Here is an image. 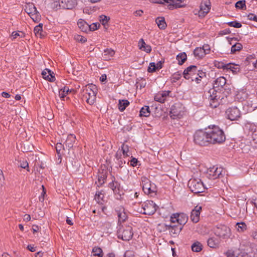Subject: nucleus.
<instances>
[{
	"label": "nucleus",
	"mask_w": 257,
	"mask_h": 257,
	"mask_svg": "<svg viewBox=\"0 0 257 257\" xmlns=\"http://www.w3.org/2000/svg\"><path fill=\"white\" fill-rule=\"evenodd\" d=\"M97 89L96 85L89 84L83 87L81 90L82 98L88 104L92 105L96 100Z\"/></svg>",
	"instance_id": "nucleus-1"
},
{
	"label": "nucleus",
	"mask_w": 257,
	"mask_h": 257,
	"mask_svg": "<svg viewBox=\"0 0 257 257\" xmlns=\"http://www.w3.org/2000/svg\"><path fill=\"white\" fill-rule=\"evenodd\" d=\"M207 133L210 144H221L225 140L224 132L218 126H214L211 129H209Z\"/></svg>",
	"instance_id": "nucleus-2"
},
{
	"label": "nucleus",
	"mask_w": 257,
	"mask_h": 257,
	"mask_svg": "<svg viewBox=\"0 0 257 257\" xmlns=\"http://www.w3.org/2000/svg\"><path fill=\"white\" fill-rule=\"evenodd\" d=\"M188 185L190 190L194 193L204 192L205 188L200 179L192 178L188 181Z\"/></svg>",
	"instance_id": "nucleus-3"
},
{
	"label": "nucleus",
	"mask_w": 257,
	"mask_h": 257,
	"mask_svg": "<svg viewBox=\"0 0 257 257\" xmlns=\"http://www.w3.org/2000/svg\"><path fill=\"white\" fill-rule=\"evenodd\" d=\"M194 141L199 146H207L210 144L207 132L197 131L194 135Z\"/></svg>",
	"instance_id": "nucleus-4"
},
{
	"label": "nucleus",
	"mask_w": 257,
	"mask_h": 257,
	"mask_svg": "<svg viewBox=\"0 0 257 257\" xmlns=\"http://www.w3.org/2000/svg\"><path fill=\"white\" fill-rule=\"evenodd\" d=\"M132 227L130 226H122L117 231V236L123 240H130L133 237Z\"/></svg>",
	"instance_id": "nucleus-5"
},
{
	"label": "nucleus",
	"mask_w": 257,
	"mask_h": 257,
	"mask_svg": "<svg viewBox=\"0 0 257 257\" xmlns=\"http://www.w3.org/2000/svg\"><path fill=\"white\" fill-rule=\"evenodd\" d=\"M185 107L181 103L178 102L175 103L172 106L170 110L171 117L173 119L176 118H180L184 114Z\"/></svg>",
	"instance_id": "nucleus-6"
},
{
	"label": "nucleus",
	"mask_w": 257,
	"mask_h": 257,
	"mask_svg": "<svg viewBox=\"0 0 257 257\" xmlns=\"http://www.w3.org/2000/svg\"><path fill=\"white\" fill-rule=\"evenodd\" d=\"M157 208V206L153 201L148 200L142 204L143 211L141 210L140 212L146 215H153L156 212Z\"/></svg>",
	"instance_id": "nucleus-7"
},
{
	"label": "nucleus",
	"mask_w": 257,
	"mask_h": 257,
	"mask_svg": "<svg viewBox=\"0 0 257 257\" xmlns=\"http://www.w3.org/2000/svg\"><path fill=\"white\" fill-rule=\"evenodd\" d=\"M108 187L113 191L115 198L117 199H120L121 195L123 194V190L120 183L115 181L114 177L113 180L109 183Z\"/></svg>",
	"instance_id": "nucleus-8"
},
{
	"label": "nucleus",
	"mask_w": 257,
	"mask_h": 257,
	"mask_svg": "<svg viewBox=\"0 0 257 257\" xmlns=\"http://www.w3.org/2000/svg\"><path fill=\"white\" fill-rule=\"evenodd\" d=\"M181 225H177L176 223H172L170 221V224H164V230H169L170 234L173 237H176L180 233L182 229Z\"/></svg>",
	"instance_id": "nucleus-9"
},
{
	"label": "nucleus",
	"mask_w": 257,
	"mask_h": 257,
	"mask_svg": "<svg viewBox=\"0 0 257 257\" xmlns=\"http://www.w3.org/2000/svg\"><path fill=\"white\" fill-rule=\"evenodd\" d=\"M214 233L217 236L223 239L228 238L231 235L230 228L225 225L217 227L214 230Z\"/></svg>",
	"instance_id": "nucleus-10"
},
{
	"label": "nucleus",
	"mask_w": 257,
	"mask_h": 257,
	"mask_svg": "<svg viewBox=\"0 0 257 257\" xmlns=\"http://www.w3.org/2000/svg\"><path fill=\"white\" fill-rule=\"evenodd\" d=\"M185 0H151V2L153 3L157 4H163L164 2L169 4V9H173V8H181L184 6L182 4Z\"/></svg>",
	"instance_id": "nucleus-11"
},
{
	"label": "nucleus",
	"mask_w": 257,
	"mask_h": 257,
	"mask_svg": "<svg viewBox=\"0 0 257 257\" xmlns=\"http://www.w3.org/2000/svg\"><path fill=\"white\" fill-rule=\"evenodd\" d=\"M198 72L197 66L191 65L185 69L183 72L184 77L187 80H190L191 81H195V75Z\"/></svg>",
	"instance_id": "nucleus-12"
},
{
	"label": "nucleus",
	"mask_w": 257,
	"mask_h": 257,
	"mask_svg": "<svg viewBox=\"0 0 257 257\" xmlns=\"http://www.w3.org/2000/svg\"><path fill=\"white\" fill-rule=\"evenodd\" d=\"M226 117L230 120H237L240 117L241 113L236 106L228 108L225 111Z\"/></svg>",
	"instance_id": "nucleus-13"
},
{
	"label": "nucleus",
	"mask_w": 257,
	"mask_h": 257,
	"mask_svg": "<svg viewBox=\"0 0 257 257\" xmlns=\"http://www.w3.org/2000/svg\"><path fill=\"white\" fill-rule=\"evenodd\" d=\"M187 217L184 214L174 213L170 218L172 223H176L177 225H181L182 227L187 222Z\"/></svg>",
	"instance_id": "nucleus-14"
},
{
	"label": "nucleus",
	"mask_w": 257,
	"mask_h": 257,
	"mask_svg": "<svg viewBox=\"0 0 257 257\" xmlns=\"http://www.w3.org/2000/svg\"><path fill=\"white\" fill-rule=\"evenodd\" d=\"M208 98L210 101V106L212 108H216L219 104L217 95V91L214 88L210 89L208 92Z\"/></svg>",
	"instance_id": "nucleus-15"
},
{
	"label": "nucleus",
	"mask_w": 257,
	"mask_h": 257,
	"mask_svg": "<svg viewBox=\"0 0 257 257\" xmlns=\"http://www.w3.org/2000/svg\"><path fill=\"white\" fill-rule=\"evenodd\" d=\"M211 8V3L209 0H202L200 6V10L199 11V17H204L208 12Z\"/></svg>",
	"instance_id": "nucleus-16"
},
{
	"label": "nucleus",
	"mask_w": 257,
	"mask_h": 257,
	"mask_svg": "<svg viewBox=\"0 0 257 257\" xmlns=\"http://www.w3.org/2000/svg\"><path fill=\"white\" fill-rule=\"evenodd\" d=\"M222 169L221 168H217L215 166L210 168L208 170L207 174L210 179H215L222 176Z\"/></svg>",
	"instance_id": "nucleus-17"
},
{
	"label": "nucleus",
	"mask_w": 257,
	"mask_h": 257,
	"mask_svg": "<svg viewBox=\"0 0 257 257\" xmlns=\"http://www.w3.org/2000/svg\"><path fill=\"white\" fill-rule=\"evenodd\" d=\"M59 6L64 9L72 10L77 5L76 0H59Z\"/></svg>",
	"instance_id": "nucleus-18"
},
{
	"label": "nucleus",
	"mask_w": 257,
	"mask_h": 257,
	"mask_svg": "<svg viewBox=\"0 0 257 257\" xmlns=\"http://www.w3.org/2000/svg\"><path fill=\"white\" fill-rule=\"evenodd\" d=\"M202 210V207L196 206L193 210H192L190 218L191 220L195 223H197L199 221L200 219V211Z\"/></svg>",
	"instance_id": "nucleus-19"
},
{
	"label": "nucleus",
	"mask_w": 257,
	"mask_h": 257,
	"mask_svg": "<svg viewBox=\"0 0 257 257\" xmlns=\"http://www.w3.org/2000/svg\"><path fill=\"white\" fill-rule=\"evenodd\" d=\"M245 126L251 132V136L254 141L257 143V126L254 124L247 123Z\"/></svg>",
	"instance_id": "nucleus-20"
},
{
	"label": "nucleus",
	"mask_w": 257,
	"mask_h": 257,
	"mask_svg": "<svg viewBox=\"0 0 257 257\" xmlns=\"http://www.w3.org/2000/svg\"><path fill=\"white\" fill-rule=\"evenodd\" d=\"M43 78L48 80L50 82H53L55 80V76L53 75V73L48 69H45L42 72Z\"/></svg>",
	"instance_id": "nucleus-21"
},
{
	"label": "nucleus",
	"mask_w": 257,
	"mask_h": 257,
	"mask_svg": "<svg viewBox=\"0 0 257 257\" xmlns=\"http://www.w3.org/2000/svg\"><path fill=\"white\" fill-rule=\"evenodd\" d=\"M77 25L79 29L84 32H87L89 31V25L84 20L79 19L78 21Z\"/></svg>",
	"instance_id": "nucleus-22"
},
{
	"label": "nucleus",
	"mask_w": 257,
	"mask_h": 257,
	"mask_svg": "<svg viewBox=\"0 0 257 257\" xmlns=\"http://www.w3.org/2000/svg\"><path fill=\"white\" fill-rule=\"evenodd\" d=\"M115 52L112 49H106L104 50L102 54V58L104 60H109L113 56Z\"/></svg>",
	"instance_id": "nucleus-23"
},
{
	"label": "nucleus",
	"mask_w": 257,
	"mask_h": 257,
	"mask_svg": "<svg viewBox=\"0 0 257 257\" xmlns=\"http://www.w3.org/2000/svg\"><path fill=\"white\" fill-rule=\"evenodd\" d=\"M75 141V137L73 135H70L68 136L65 142L64 143L65 147L69 150L73 146V144Z\"/></svg>",
	"instance_id": "nucleus-24"
},
{
	"label": "nucleus",
	"mask_w": 257,
	"mask_h": 257,
	"mask_svg": "<svg viewBox=\"0 0 257 257\" xmlns=\"http://www.w3.org/2000/svg\"><path fill=\"white\" fill-rule=\"evenodd\" d=\"M138 46L140 49L147 53H150L152 50L151 47L149 45H147L143 39H141L139 41Z\"/></svg>",
	"instance_id": "nucleus-25"
},
{
	"label": "nucleus",
	"mask_w": 257,
	"mask_h": 257,
	"mask_svg": "<svg viewBox=\"0 0 257 257\" xmlns=\"http://www.w3.org/2000/svg\"><path fill=\"white\" fill-rule=\"evenodd\" d=\"M156 22L160 29L164 30L167 27V24L164 17H158L156 20Z\"/></svg>",
	"instance_id": "nucleus-26"
},
{
	"label": "nucleus",
	"mask_w": 257,
	"mask_h": 257,
	"mask_svg": "<svg viewBox=\"0 0 257 257\" xmlns=\"http://www.w3.org/2000/svg\"><path fill=\"white\" fill-rule=\"evenodd\" d=\"M219 243V239L214 237H210L207 240L208 245L211 248L216 247L218 246Z\"/></svg>",
	"instance_id": "nucleus-27"
},
{
	"label": "nucleus",
	"mask_w": 257,
	"mask_h": 257,
	"mask_svg": "<svg viewBox=\"0 0 257 257\" xmlns=\"http://www.w3.org/2000/svg\"><path fill=\"white\" fill-rule=\"evenodd\" d=\"M226 83V79L223 77L217 78L214 82V87H222Z\"/></svg>",
	"instance_id": "nucleus-28"
},
{
	"label": "nucleus",
	"mask_w": 257,
	"mask_h": 257,
	"mask_svg": "<svg viewBox=\"0 0 257 257\" xmlns=\"http://www.w3.org/2000/svg\"><path fill=\"white\" fill-rule=\"evenodd\" d=\"M107 175L106 171L104 173L103 171L102 173H99L98 175V182H96V183H97V186H101L104 184Z\"/></svg>",
	"instance_id": "nucleus-29"
},
{
	"label": "nucleus",
	"mask_w": 257,
	"mask_h": 257,
	"mask_svg": "<svg viewBox=\"0 0 257 257\" xmlns=\"http://www.w3.org/2000/svg\"><path fill=\"white\" fill-rule=\"evenodd\" d=\"M194 54L196 58L201 59L206 55L201 47H197L194 50Z\"/></svg>",
	"instance_id": "nucleus-30"
},
{
	"label": "nucleus",
	"mask_w": 257,
	"mask_h": 257,
	"mask_svg": "<svg viewBox=\"0 0 257 257\" xmlns=\"http://www.w3.org/2000/svg\"><path fill=\"white\" fill-rule=\"evenodd\" d=\"M143 190L145 193H149V189L152 185L150 181L147 178L142 180Z\"/></svg>",
	"instance_id": "nucleus-31"
},
{
	"label": "nucleus",
	"mask_w": 257,
	"mask_h": 257,
	"mask_svg": "<svg viewBox=\"0 0 257 257\" xmlns=\"http://www.w3.org/2000/svg\"><path fill=\"white\" fill-rule=\"evenodd\" d=\"M236 96L237 99L243 101L247 98L248 94L244 90H241L237 92Z\"/></svg>",
	"instance_id": "nucleus-32"
},
{
	"label": "nucleus",
	"mask_w": 257,
	"mask_h": 257,
	"mask_svg": "<svg viewBox=\"0 0 257 257\" xmlns=\"http://www.w3.org/2000/svg\"><path fill=\"white\" fill-rule=\"evenodd\" d=\"M34 32L37 37L42 38L43 37L42 34V24H40L39 25L34 28Z\"/></svg>",
	"instance_id": "nucleus-33"
},
{
	"label": "nucleus",
	"mask_w": 257,
	"mask_h": 257,
	"mask_svg": "<svg viewBox=\"0 0 257 257\" xmlns=\"http://www.w3.org/2000/svg\"><path fill=\"white\" fill-rule=\"evenodd\" d=\"M196 75L198 77H196L195 78V81L197 83H199L201 81V79L206 77V72L203 71L202 70H200L198 69V72Z\"/></svg>",
	"instance_id": "nucleus-34"
},
{
	"label": "nucleus",
	"mask_w": 257,
	"mask_h": 257,
	"mask_svg": "<svg viewBox=\"0 0 257 257\" xmlns=\"http://www.w3.org/2000/svg\"><path fill=\"white\" fill-rule=\"evenodd\" d=\"M117 216L118 218V222H123L127 218V215L126 213L124 211V209H122V210H120L117 211Z\"/></svg>",
	"instance_id": "nucleus-35"
},
{
	"label": "nucleus",
	"mask_w": 257,
	"mask_h": 257,
	"mask_svg": "<svg viewBox=\"0 0 257 257\" xmlns=\"http://www.w3.org/2000/svg\"><path fill=\"white\" fill-rule=\"evenodd\" d=\"M235 228L237 231L242 232L244 231L246 228V225L244 222H237L235 225Z\"/></svg>",
	"instance_id": "nucleus-36"
},
{
	"label": "nucleus",
	"mask_w": 257,
	"mask_h": 257,
	"mask_svg": "<svg viewBox=\"0 0 257 257\" xmlns=\"http://www.w3.org/2000/svg\"><path fill=\"white\" fill-rule=\"evenodd\" d=\"M130 104V102L127 100H119V103L118 104V109L120 111H123L126 106H127Z\"/></svg>",
	"instance_id": "nucleus-37"
},
{
	"label": "nucleus",
	"mask_w": 257,
	"mask_h": 257,
	"mask_svg": "<svg viewBox=\"0 0 257 257\" xmlns=\"http://www.w3.org/2000/svg\"><path fill=\"white\" fill-rule=\"evenodd\" d=\"M150 115V108L148 106H145L142 107L140 112L141 116L148 117Z\"/></svg>",
	"instance_id": "nucleus-38"
},
{
	"label": "nucleus",
	"mask_w": 257,
	"mask_h": 257,
	"mask_svg": "<svg viewBox=\"0 0 257 257\" xmlns=\"http://www.w3.org/2000/svg\"><path fill=\"white\" fill-rule=\"evenodd\" d=\"M193 251L199 252L202 249V245L199 241H196L191 246Z\"/></svg>",
	"instance_id": "nucleus-39"
},
{
	"label": "nucleus",
	"mask_w": 257,
	"mask_h": 257,
	"mask_svg": "<svg viewBox=\"0 0 257 257\" xmlns=\"http://www.w3.org/2000/svg\"><path fill=\"white\" fill-rule=\"evenodd\" d=\"M242 48V45L240 43H236L231 48V53L234 54L236 52L240 51Z\"/></svg>",
	"instance_id": "nucleus-40"
},
{
	"label": "nucleus",
	"mask_w": 257,
	"mask_h": 257,
	"mask_svg": "<svg viewBox=\"0 0 257 257\" xmlns=\"http://www.w3.org/2000/svg\"><path fill=\"white\" fill-rule=\"evenodd\" d=\"M70 91L71 90H70L68 87H64V88L59 90V96L60 98L63 99L66 96L68 92Z\"/></svg>",
	"instance_id": "nucleus-41"
},
{
	"label": "nucleus",
	"mask_w": 257,
	"mask_h": 257,
	"mask_svg": "<svg viewBox=\"0 0 257 257\" xmlns=\"http://www.w3.org/2000/svg\"><path fill=\"white\" fill-rule=\"evenodd\" d=\"M177 59L178 61V64L182 65L187 59V55L185 53H181L177 56Z\"/></svg>",
	"instance_id": "nucleus-42"
},
{
	"label": "nucleus",
	"mask_w": 257,
	"mask_h": 257,
	"mask_svg": "<svg viewBox=\"0 0 257 257\" xmlns=\"http://www.w3.org/2000/svg\"><path fill=\"white\" fill-rule=\"evenodd\" d=\"M93 255L96 257H102L103 253L101 248L94 247L92 249Z\"/></svg>",
	"instance_id": "nucleus-43"
},
{
	"label": "nucleus",
	"mask_w": 257,
	"mask_h": 257,
	"mask_svg": "<svg viewBox=\"0 0 257 257\" xmlns=\"http://www.w3.org/2000/svg\"><path fill=\"white\" fill-rule=\"evenodd\" d=\"M104 195L101 192H98L96 193L95 196V200L99 204H103L104 202L103 198Z\"/></svg>",
	"instance_id": "nucleus-44"
},
{
	"label": "nucleus",
	"mask_w": 257,
	"mask_h": 257,
	"mask_svg": "<svg viewBox=\"0 0 257 257\" xmlns=\"http://www.w3.org/2000/svg\"><path fill=\"white\" fill-rule=\"evenodd\" d=\"M110 18L109 17H107L105 15H102L99 16V20L101 23V24L105 26L108 23V22L109 21Z\"/></svg>",
	"instance_id": "nucleus-45"
},
{
	"label": "nucleus",
	"mask_w": 257,
	"mask_h": 257,
	"mask_svg": "<svg viewBox=\"0 0 257 257\" xmlns=\"http://www.w3.org/2000/svg\"><path fill=\"white\" fill-rule=\"evenodd\" d=\"M245 1L241 0L237 2L235 4V7L240 9H245Z\"/></svg>",
	"instance_id": "nucleus-46"
},
{
	"label": "nucleus",
	"mask_w": 257,
	"mask_h": 257,
	"mask_svg": "<svg viewBox=\"0 0 257 257\" xmlns=\"http://www.w3.org/2000/svg\"><path fill=\"white\" fill-rule=\"evenodd\" d=\"M25 11L30 17L33 14V13H35L37 11L36 8L34 6H30L29 8L27 7Z\"/></svg>",
	"instance_id": "nucleus-47"
},
{
	"label": "nucleus",
	"mask_w": 257,
	"mask_h": 257,
	"mask_svg": "<svg viewBox=\"0 0 257 257\" xmlns=\"http://www.w3.org/2000/svg\"><path fill=\"white\" fill-rule=\"evenodd\" d=\"M30 17L33 21L35 22H39L41 19V16L37 11L35 13H33V14L31 15Z\"/></svg>",
	"instance_id": "nucleus-48"
},
{
	"label": "nucleus",
	"mask_w": 257,
	"mask_h": 257,
	"mask_svg": "<svg viewBox=\"0 0 257 257\" xmlns=\"http://www.w3.org/2000/svg\"><path fill=\"white\" fill-rule=\"evenodd\" d=\"M121 151L123 155L124 156H128V152L129 151V147L124 144H123L121 146Z\"/></svg>",
	"instance_id": "nucleus-49"
},
{
	"label": "nucleus",
	"mask_w": 257,
	"mask_h": 257,
	"mask_svg": "<svg viewBox=\"0 0 257 257\" xmlns=\"http://www.w3.org/2000/svg\"><path fill=\"white\" fill-rule=\"evenodd\" d=\"M74 39L76 41L82 43L86 42L87 41V39L85 37L79 35H75Z\"/></svg>",
	"instance_id": "nucleus-50"
},
{
	"label": "nucleus",
	"mask_w": 257,
	"mask_h": 257,
	"mask_svg": "<svg viewBox=\"0 0 257 257\" xmlns=\"http://www.w3.org/2000/svg\"><path fill=\"white\" fill-rule=\"evenodd\" d=\"M154 99L156 101L161 103H163L165 101V99L164 98L163 94H160L159 93H157L155 96Z\"/></svg>",
	"instance_id": "nucleus-51"
},
{
	"label": "nucleus",
	"mask_w": 257,
	"mask_h": 257,
	"mask_svg": "<svg viewBox=\"0 0 257 257\" xmlns=\"http://www.w3.org/2000/svg\"><path fill=\"white\" fill-rule=\"evenodd\" d=\"M156 70H157V69L156 66V64L154 62L150 63L148 68V71L150 73H152L156 71Z\"/></svg>",
	"instance_id": "nucleus-52"
},
{
	"label": "nucleus",
	"mask_w": 257,
	"mask_h": 257,
	"mask_svg": "<svg viewBox=\"0 0 257 257\" xmlns=\"http://www.w3.org/2000/svg\"><path fill=\"white\" fill-rule=\"evenodd\" d=\"M227 24L230 26L236 28H239L241 27V24L236 21L230 22L227 23Z\"/></svg>",
	"instance_id": "nucleus-53"
},
{
	"label": "nucleus",
	"mask_w": 257,
	"mask_h": 257,
	"mask_svg": "<svg viewBox=\"0 0 257 257\" xmlns=\"http://www.w3.org/2000/svg\"><path fill=\"white\" fill-rule=\"evenodd\" d=\"M235 65H234L233 64H231V63H228V64H225V69L230 70L233 72H236V68H235Z\"/></svg>",
	"instance_id": "nucleus-54"
},
{
	"label": "nucleus",
	"mask_w": 257,
	"mask_h": 257,
	"mask_svg": "<svg viewBox=\"0 0 257 257\" xmlns=\"http://www.w3.org/2000/svg\"><path fill=\"white\" fill-rule=\"evenodd\" d=\"M181 74L179 72L175 73L172 77V81L173 82H176L181 78Z\"/></svg>",
	"instance_id": "nucleus-55"
},
{
	"label": "nucleus",
	"mask_w": 257,
	"mask_h": 257,
	"mask_svg": "<svg viewBox=\"0 0 257 257\" xmlns=\"http://www.w3.org/2000/svg\"><path fill=\"white\" fill-rule=\"evenodd\" d=\"M62 148H63V149H65L66 147H65V146L64 144L63 145H62L61 143H57L56 144V150L57 153V154L58 155L60 154V151H61V149Z\"/></svg>",
	"instance_id": "nucleus-56"
},
{
	"label": "nucleus",
	"mask_w": 257,
	"mask_h": 257,
	"mask_svg": "<svg viewBox=\"0 0 257 257\" xmlns=\"http://www.w3.org/2000/svg\"><path fill=\"white\" fill-rule=\"evenodd\" d=\"M24 36V34L22 32H13L12 34L13 39H16L18 36L23 37Z\"/></svg>",
	"instance_id": "nucleus-57"
},
{
	"label": "nucleus",
	"mask_w": 257,
	"mask_h": 257,
	"mask_svg": "<svg viewBox=\"0 0 257 257\" xmlns=\"http://www.w3.org/2000/svg\"><path fill=\"white\" fill-rule=\"evenodd\" d=\"M42 192L41 193V196L39 197V200L41 202H43L44 200V196L46 194V190L45 189V187L43 185L42 186Z\"/></svg>",
	"instance_id": "nucleus-58"
},
{
	"label": "nucleus",
	"mask_w": 257,
	"mask_h": 257,
	"mask_svg": "<svg viewBox=\"0 0 257 257\" xmlns=\"http://www.w3.org/2000/svg\"><path fill=\"white\" fill-rule=\"evenodd\" d=\"M202 49H203V51L205 54H208L210 51V46L207 44H205L201 47Z\"/></svg>",
	"instance_id": "nucleus-59"
},
{
	"label": "nucleus",
	"mask_w": 257,
	"mask_h": 257,
	"mask_svg": "<svg viewBox=\"0 0 257 257\" xmlns=\"http://www.w3.org/2000/svg\"><path fill=\"white\" fill-rule=\"evenodd\" d=\"M89 31H94L98 29V27L99 26V24L97 23H93L92 25H89Z\"/></svg>",
	"instance_id": "nucleus-60"
},
{
	"label": "nucleus",
	"mask_w": 257,
	"mask_h": 257,
	"mask_svg": "<svg viewBox=\"0 0 257 257\" xmlns=\"http://www.w3.org/2000/svg\"><path fill=\"white\" fill-rule=\"evenodd\" d=\"M248 19L249 20H253L256 21V19H257V16L255 15L252 14H249L247 16Z\"/></svg>",
	"instance_id": "nucleus-61"
},
{
	"label": "nucleus",
	"mask_w": 257,
	"mask_h": 257,
	"mask_svg": "<svg viewBox=\"0 0 257 257\" xmlns=\"http://www.w3.org/2000/svg\"><path fill=\"white\" fill-rule=\"evenodd\" d=\"M225 254L227 257H235L234 252L231 250H228Z\"/></svg>",
	"instance_id": "nucleus-62"
},
{
	"label": "nucleus",
	"mask_w": 257,
	"mask_h": 257,
	"mask_svg": "<svg viewBox=\"0 0 257 257\" xmlns=\"http://www.w3.org/2000/svg\"><path fill=\"white\" fill-rule=\"evenodd\" d=\"M124 257H133V252L130 250H127L124 254Z\"/></svg>",
	"instance_id": "nucleus-63"
},
{
	"label": "nucleus",
	"mask_w": 257,
	"mask_h": 257,
	"mask_svg": "<svg viewBox=\"0 0 257 257\" xmlns=\"http://www.w3.org/2000/svg\"><path fill=\"white\" fill-rule=\"evenodd\" d=\"M20 167L22 168L26 169L27 168H28L29 164L27 161L23 162L20 164Z\"/></svg>",
	"instance_id": "nucleus-64"
}]
</instances>
